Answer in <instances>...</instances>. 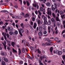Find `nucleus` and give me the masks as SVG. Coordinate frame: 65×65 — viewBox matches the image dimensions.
Returning a JSON list of instances; mask_svg holds the SVG:
<instances>
[{
  "mask_svg": "<svg viewBox=\"0 0 65 65\" xmlns=\"http://www.w3.org/2000/svg\"><path fill=\"white\" fill-rule=\"evenodd\" d=\"M24 43V44L25 45H28V46H29L30 45H29V44L28 42H26L25 40H22V42H21L22 43Z\"/></svg>",
  "mask_w": 65,
  "mask_h": 65,
  "instance_id": "nucleus-1",
  "label": "nucleus"
},
{
  "mask_svg": "<svg viewBox=\"0 0 65 65\" xmlns=\"http://www.w3.org/2000/svg\"><path fill=\"white\" fill-rule=\"evenodd\" d=\"M2 43L4 45L5 50H6V41H4V43Z\"/></svg>",
  "mask_w": 65,
  "mask_h": 65,
  "instance_id": "nucleus-2",
  "label": "nucleus"
},
{
  "mask_svg": "<svg viewBox=\"0 0 65 65\" xmlns=\"http://www.w3.org/2000/svg\"><path fill=\"white\" fill-rule=\"evenodd\" d=\"M2 34L4 36L5 40H6L7 39V38H6V35H7L6 33L3 32Z\"/></svg>",
  "mask_w": 65,
  "mask_h": 65,
  "instance_id": "nucleus-3",
  "label": "nucleus"
},
{
  "mask_svg": "<svg viewBox=\"0 0 65 65\" xmlns=\"http://www.w3.org/2000/svg\"><path fill=\"white\" fill-rule=\"evenodd\" d=\"M42 28L43 29V30H44V31H45V30H46V27H45V25L44 24H42Z\"/></svg>",
  "mask_w": 65,
  "mask_h": 65,
  "instance_id": "nucleus-4",
  "label": "nucleus"
},
{
  "mask_svg": "<svg viewBox=\"0 0 65 65\" xmlns=\"http://www.w3.org/2000/svg\"><path fill=\"white\" fill-rule=\"evenodd\" d=\"M38 29L40 31H42V27H39L38 28V27H37L36 28L37 31H38Z\"/></svg>",
  "mask_w": 65,
  "mask_h": 65,
  "instance_id": "nucleus-5",
  "label": "nucleus"
},
{
  "mask_svg": "<svg viewBox=\"0 0 65 65\" xmlns=\"http://www.w3.org/2000/svg\"><path fill=\"white\" fill-rule=\"evenodd\" d=\"M18 31L19 33H20V32H22V33H23V32H24V30L22 28H20V29H19L18 30Z\"/></svg>",
  "mask_w": 65,
  "mask_h": 65,
  "instance_id": "nucleus-6",
  "label": "nucleus"
},
{
  "mask_svg": "<svg viewBox=\"0 0 65 65\" xmlns=\"http://www.w3.org/2000/svg\"><path fill=\"white\" fill-rule=\"evenodd\" d=\"M1 54L2 56H6V54L5 52H4L2 51H1Z\"/></svg>",
  "mask_w": 65,
  "mask_h": 65,
  "instance_id": "nucleus-7",
  "label": "nucleus"
},
{
  "mask_svg": "<svg viewBox=\"0 0 65 65\" xmlns=\"http://www.w3.org/2000/svg\"><path fill=\"white\" fill-rule=\"evenodd\" d=\"M57 54L58 55H61L62 54V52L61 51H58Z\"/></svg>",
  "mask_w": 65,
  "mask_h": 65,
  "instance_id": "nucleus-8",
  "label": "nucleus"
},
{
  "mask_svg": "<svg viewBox=\"0 0 65 65\" xmlns=\"http://www.w3.org/2000/svg\"><path fill=\"white\" fill-rule=\"evenodd\" d=\"M48 32H49V33H51V27L50 26H48Z\"/></svg>",
  "mask_w": 65,
  "mask_h": 65,
  "instance_id": "nucleus-9",
  "label": "nucleus"
},
{
  "mask_svg": "<svg viewBox=\"0 0 65 65\" xmlns=\"http://www.w3.org/2000/svg\"><path fill=\"white\" fill-rule=\"evenodd\" d=\"M56 20L57 22H60V20L59 17H56Z\"/></svg>",
  "mask_w": 65,
  "mask_h": 65,
  "instance_id": "nucleus-10",
  "label": "nucleus"
},
{
  "mask_svg": "<svg viewBox=\"0 0 65 65\" xmlns=\"http://www.w3.org/2000/svg\"><path fill=\"white\" fill-rule=\"evenodd\" d=\"M44 40H47L48 42H51V40H50V39H49L48 38H44Z\"/></svg>",
  "mask_w": 65,
  "mask_h": 65,
  "instance_id": "nucleus-11",
  "label": "nucleus"
},
{
  "mask_svg": "<svg viewBox=\"0 0 65 65\" xmlns=\"http://www.w3.org/2000/svg\"><path fill=\"white\" fill-rule=\"evenodd\" d=\"M46 5L47 6H48V7H50L51 5V4L49 2L47 3H46Z\"/></svg>",
  "mask_w": 65,
  "mask_h": 65,
  "instance_id": "nucleus-12",
  "label": "nucleus"
},
{
  "mask_svg": "<svg viewBox=\"0 0 65 65\" xmlns=\"http://www.w3.org/2000/svg\"><path fill=\"white\" fill-rule=\"evenodd\" d=\"M8 29L9 31H12V28L9 27H8Z\"/></svg>",
  "mask_w": 65,
  "mask_h": 65,
  "instance_id": "nucleus-13",
  "label": "nucleus"
},
{
  "mask_svg": "<svg viewBox=\"0 0 65 65\" xmlns=\"http://www.w3.org/2000/svg\"><path fill=\"white\" fill-rule=\"evenodd\" d=\"M51 21L53 23H55L56 22V21H55V19L54 18H52L51 19Z\"/></svg>",
  "mask_w": 65,
  "mask_h": 65,
  "instance_id": "nucleus-14",
  "label": "nucleus"
},
{
  "mask_svg": "<svg viewBox=\"0 0 65 65\" xmlns=\"http://www.w3.org/2000/svg\"><path fill=\"white\" fill-rule=\"evenodd\" d=\"M47 14L50 15H52V12L51 11H47Z\"/></svg>",
  "mask_w": 65,
  "mask_h": 65,
  "instance_id": "nucleus-15",
  "label": "nucleus"
},
{
  "mask_svg": "<svg viewBox=\"0 0 65 65\" xmlns=\"http://www.w3.org/2000/svg\"><path fill=\"white\" fill-rule=\"evenodd\" d=\"M52 10H55V9H56V8L54 7V5H52Z\"/></svg>",
  "mask_w": 65,
  "mask_h": 65,
  "instance_id": "nucleus-16",
  "label": "nucleus"
},
{
  "mask_svg": "<svg viewBox=\"0 0 65 65\" xmlns=\"http://www.w3.org/2000/svg\"><path fill=\"white\" fill-rule=\"evenodd\" d=\"M34 29H36V27L37 26V24L36 23H34Z\"/></svg>",
  "mask_w": 65,
  "mask_h": 65,
  "instance_id": "nucleus-17",
  "label": "nucleus"
},
{
  "mask_svg": "<svg viewBox=\"0 0 65 65\" xmlns=\"http://www.w3.org/2000/svg\"><path fill=\"white\" fill-rule=\"evenodd\" d=\"M52 44L51 42H50L48 43V42L46 43V44L47 45H51Z\"/></svg>",
  "mask_w": 65,
  "mask_h": 65,
  "instance_id": "nucleus-18",
  "label": "nucleus"
},
{
  "mask_svg": "<svg viewBox=\"0 0 65 65\" xmlns=\"http://www.w3.org/2000/svg\"><path fill=\"white\" fill-rule=\"evenodd\" d=\"M40 23H41V24H38L39 27L42 28V25L41 24H42V22H41Z\"/></svg>",
  "mask_w": 65,
  "mask_h": 65,
  "instance_id": "nucleus-19",
  "label": "nucleus"
},
{
  "mask_svg": "<svg viewBox=\"0 0 65 65\" xmlns=\"http://www.w3.org/2000/svg\"><path fill=\"white\" fill-rule=\"evenodd\" d=\"M58 50H56L54 51V54H57V53L58 52Z\"/></svg>",
  "mask_w": 65,
  "mask_h": 65,
  "instance_id": "nucleus-20",
  "label": "nucleus"
},
{
  "mask_svg": "<svg viewBox=\"0 0 65 65\" xmlns=\"http://www.w3.org/2000/svg\"><path fill=\"white\" fill-rule=\"evenodd\" d=\"M14 44H15V43L14 42H12L11 43V45H12L13 47H14Z\"/></svg>",
  "mask_w": 65,
  "mask_h": 65,
  "instance_id": "nucleus-21",
  "label": "nucleus"
},
{
  "mask_svg": "<svg viewBox=\"0 0 65 65\" xmlns=\"http://www.w3.org/2000/svg\"><path fill=\"white\" fill-rule=\"evenodd\" d=\"M37 4H32V6L35 8H36V7L37 6Z\"/></svg>",
  "mask_w": 65,
  "mask_h": 65,
  "instance_id": "nucleus-22",
  "label": "nucleus"
},
{
  "mask_svg": "<svg viewBox=\"0 0 65 65\" xmlns=\"http://www.w3.org/2000/svg\"><path fill=\"white\" fill-rule=\"evenodd\" d=\"M12 50L13 53H17V51L16 50L14 49V48H12Z\"/></svg>",
  "mask_w": 65,
  "mask_h": 65,
  "instance_id": "nucleus-23",
  "label": "nucleus"
},
{
  "mask_svg": "<svg viewBox=\"0 0 65 65\" xmlns=\"http://www.w3.org/2000/svg\"><path fill=\"white\" fill-rule=\"evenodd\" d=\"M3 58L4 59V61L6 62H8V60L6 58H5V57H4Z\"/></svg>",
  "mask_w": 65,
  "mask_h": 65,
  "instance_id": "nucleus-24",
  "label": "nucleus"
},
{
  "mask_svg": "<svg viewBox=\"0 0 65 65\" xmlns=\"http://www.w3.org/2000/svg\"><path fill=\"white\" fill-rule=\"evenodd\" d=\"M60 14V15H63V12L62 10H61L59 12Z\"/></svg>",
  "mask_w": 65,
  "mask_h": 65,
  "instance_id": "nucleus-25",
  "label": "nucleus"
},
{
  "mask_svg": "<svg viewBox=\"0 0 65 65\" xmlns=\"http://www.w3.org/2000/svg\"><path fill=\"white\" fill-rule=\"evenodd\" d=\"M18 53H19V55H20V54H21V49H20V48H19Z\"/></svg>",
  "mask_w": 65,
  "mask_h": 65,
  "instance_id": "nucleus-26",
  "label": "nucleus"
},
{
  "mask_svg": "<svg viewBox=\"0 0 65 65\" xmlns=\"http://www.w3.org/2000/svg\"><path fill=\"white\" fill-rule=\"evenodd\" d=\"M26 15V17H29L30 15V13H27L25 14Z\"/></svg>",
  "mask_w": 65,
  "mask_h": 65,
  "instance_id": "nucleus-27",
  "label": "nucleus"
},
{
  "mask_svg": "<svg viewBox=\"0 0 65 65\" xmlns=\"http://www.w3.org/2000/svg\"><path fill=\"white\" fill-rule=\"evenodd\" d=\"M40 58L41 60H42L44 58V56H40Z\"/></svg>",
  "mask_w": 65,
  "mask_h": 65,
  "instance_id": "nucleus-28",
  "label": "nucleus"
},
{
  "mask_svg": "<svg viewBox=\"0 0 65 65\" xmlns=\"http://www.w3.org/2000/svg\"><path fill=\"white\" fill-rule=\"evenodd\" d=\"M52 16H53V17L54 18H56V15L54 13H52Z\"/></svg>",
  "mask_w": 65,
  "mask_h": 65,
  "instance_id": "nucleus-29",
  "label": "nucleus"
},
{
  "mask_svg": "<svg viewBox=\"0 0 65 65\" xmlns=\"http://www.w3.org/2000/svg\"><path fill=\"white\" fill-rule=\"evenodd\" d=\"M47 10V11H51V9L50 8H48Z\"/></svg>",
  "mask_w": 65,
  "mask_h": 65,
  "instance_id": "nucleus-30",
  "label": "nucleus"
},
{
  "mask_svg": "<svg viewBox=\"0 0 65 65\" xmlns=\"http://www.w3.org/2000/svg\"><path fill=\"white\" fill-rule=\"evenodd\" d=\"M40 10L41 11H44V10H43V8L41 7L40 9Z\"/></svg>",
  "mask_w": 65,
  "mask_h": 65,
  "instance_id": "nucleus-31",
  "label": "nucleus"
},
{
  "mask_svg": "<svg viewBox=\"0 0 65 65\" xmlns=\"http://www.w3.org/2000/svg\"><path fill=\"white\" fill-rule=\"evenodd\" d=\"M38 35H39V36H41V35H42V33L40 31L39 32Z\"/></svg>",
  "mask_w": 65,
  "mask_h": 65,
  "instance_id": "nucleus-32",
  "label": "nucleus"
},
{
  "mask_svg": "<svg viewBox=\"0 0 65 65\" xmlns=\"http://www.w3.org/2000/svg\"><path fill=\"white\" fill-rule=\"evenodd\" d=\"M38 12L39 13V15H40V16H41L42 13H41V12H40V10H38Z\"/></svg>",
  "mask_w": 65,
  "mask_h": 65,
  "instance_id": "nucleus-33",
  "label": "nucleus"
},
{
  "mask_svg": "<svg viewBox=\"0 0 65 65\" xmlns=\"http://www.w3.org/2000/svg\"><path fill=\"white\" fill-rule=\"evenodd\" d=\"M53 48L52 47H51L50 48V51L51 53L53 52Z\"/></svg>",
  "mask_w": 65,
  "mask_h": 65,
  "instance_id": "nucleus-34",
  "label": "nucleus"
},
{
  "mask_svg": "<svg viewBox=\"0 0 65 65\" xmlns=\"http://www.w3.org/2000/svg\"><path fill=\"white\" fill-rule=\"evenodd\" d=\"M56 25L57 26H60V25H61V24L59 22H58L57 23Z\"/></svg>",
  "mask_w": 65,
  "mask_h": 65,
  "instance_id": "nucleus-35",
  "label": "nucleus"
},
{
  "mask_svg": "<svg viewBox=\"0 0 65 65\" xmlns=\"http://www.w3.org/2000/svg\"><path fill=\"white\" fill-rule=\"evenodd\" d=\"M35 17H32V21L34 22L35 20Z\"/></svg>",
  "mask_w": 65,
  "mask_h": 65,
  "instance_id": "nucleus-36",
  "label": "nucleus"
},
{
  "mask_svg": "<svg viewBox=\"0 0 65 65\" xmlns=\"http://www.w3.org/2000/svg\"><path fill=\"white\" fill-rule=\"evenodd\" d=\"M21 27H22V28H24V24L23 23H22L21 24Z\"/></svg>",
  "mask_w": 65,
  "mask_h": 65,
  "instance_id": "nucleus-37",
  "label": "nucleus"
},
{
  "mask_svg": "<svg viewBox=\"0 0 65 65\" xmlns=\"http://www.w3.org/2000/svg\"><path fill=\"white\" fill-rule=\"evenodd\" d=\"M44 25L47 24V21H44Z\"/></svg>",
  "mask_w": 65,
  "mask_h": 65,
  "instance_id": "nucleus-38",
  "label": "nucleus"
},
{
  "mask_svg": "<svg viewBox=\"0 0 65 65\" xmlns=\"http://www.w3.org/2000/svg\"><path fill=\"white\" fill-rule=\"evenodd\" d=\"M43 20H44V21H46V20H47V18H46V17H44L43 18Z\"/></svg>",
  "mask_w": 65,
  "mask_h": 65,
  "instance_id": "nucleus-39",
  "label": "nucleus"
},
{
  "mask_svg": "<svg viewBox=\"0 0 65 65\" xmlns=\"http://www.w3.org/2000/svg\"><path fill=\"white\" fill-rule=\"evenodd\" d=\"M62 58L63 59V60H64L65 59V55H63L62 56Z\"/></svg>",
  "mask_w": 65,
  "mask_h": 65,
  "instance_id": "nucleus-40",
  "label": "nucleus"
},
{
  "mask_svg": "<svg viewBox=\"0 0 65 65\" xmlns=\"http://www.w3.org/2000/svg\"><path fill=\"white\" fill-rule=\"evenodd\" d=\"M2 64L3 65H6L5 64V62L4 61H3L2 62Z\"/></svg>",
  "mask_w": 65,
  "mask_h": 65,
  "instance_id": "nucleus-41",
  "label": "nucleus"
},
{
  "mask_svg": "<svg viewBox=\"0 0 65 65\" xmlns=\"http://www.w3.org/2000/svg\"><path fill=\"white\" fill-rule=\"evenodd\" d=\"M54 40L56 41H58V40H59V38L57 37L55 38L54 39Z\"/></svg>",
  "mask_w": 65,
  "mask_h": 65,
  "instance_id": "nucleus-42",
  "label": "nucleus"
},
{
  "mask_svg": "<svg viewBox=\"0 0 65 65\" xmlns=\"http://www.w3.org/2000/svg\"><path fill=\"white\" fill-rule=\"evenodd\" d=\"M65 16V14H64L63 15H61V18H62V19H64V17Z\"/></svg>",
  "mask_w": 65,
  "mask_h": 65,
  "instance_id": "nucleus-43",
  "label": "nucleus"
},
{
  "mask_svg": "<svg viewBox=\"0 0 65 65\" xmlns=\"http://www.w3.org/2000/svg\"><path fill=\"white\" fill-rule=\"evenodd\" d=\"M14 18L15 19H19V16H14Z\"/></svg>",
  "mask_w": 65,
  "mask_h": 65,
  "instance_id": "nucleus-44",
  "label": "nucleus"
},
{
  "mask_svg": "<svg viewBox=\"0 0 65 65\" xmlns=\"http://www.w3.org/2000/svg\"><path fill=\"white\" fill-rule=\"evenodd\" d=\"M26 3H27V6H29V5H30V4H29V2L28 1H27Z\"/></svg>",
  "mask_w": 65,
  "mask_h": 65,
  "instance_id": "nucleus-45",
  "label": "nucleus"
},
{
  "mask_svg": "<svg viewBox=\"0 0 65 65\" xmlns=\"http://www.w3.org/2000/svg\"><path fill=\"white\" fill-rule=\"evenodd\" d=\"M9 34L10 35H12V34H13V32H12L10 31L9 32Z\"/></svg>",
  "mask_w": 65,
  "mask_h": 65,
  "instance_id": "nucleus-46",
  "label": "nucleus"
},
{
  "mask_svg": "<svg viewBox=\"0 0 65 65\" xmlns=\"http://www.w3.org/2000/svg\"><path fill=\"white\" fill-rule=\"evenodd\" d=\"M15 33L16 35H17L18 34V32L17 30H16L15 31Z\"/></svg>",
  "mask_w": 65,
  "mask_h": 65,
  "instance_id": "nucleus-47",
  "label": "nucleus"
},
{
  "mask_svg": "<svg viewBox=\"0 0 65 65\" xmlns=\"http://www.w3.org/2000/svg\"><path fill=\"white\" fill-rule=\"evenodd\" d=\"M43 34L44 35L46 34H47V31H45L43 32Z\"/></svg>",
  "mask_w": 65,
  "mask_h": 65,
  "instance_id": "nucleus-48",
  "label": "nucleus"
},
{
  "mask_svg": "<svg viewBox=\"0 0 65 65\" xmlns=\"http://www.w3.org/2000/svg\"><path fill=\"white\" fill-rule=\"evenodd\" d=\"M38 53H39V54H40L41 53V52L40 51V50L39 49H38Z\"/></svg>",
  "mask_w": 65,
  "mask_h": 65,
  "instance_id": "nucleus-49",
  "label": "nucleus"
},
{
  "mask_svg": "<svg viewBox=\"0 0 65 65\" xmlns=\"http://www.w3.org/2000/svg\"><path fill=\"white\" fill-rule=\"evenodd\" d=\"M37 49L36 48V47L35 48V52L36 53L37 52Z\"/></svg>",
  "mask_w": 65,
  "mask_h": 65,
  "instance_id": "nucleus-50",
  "label": "nucleus"
},
{
  "mask_svg": "<svg viewBox=\"0 0 65 65\" xmlns=\"http://www.w3.org/2000/svg\"><path fill=\"white\" fill-rule=\"evenodd\" d=\"M22 50L23 53H24V52H25V49H24V48H22Z\"/></svg>",
  "mask_w": 65,
  "mask_h": 65,
  "instance_id": "nucleus-51",
  "label": "nucleus"
},
{
  "mask_svg": "<svg viewBox=\"0 0 65 65\" xmlns=\"http://www.w3.org/2000/svg\"><path fill=\"white\" fill-rule=\"evenodd\" d=\"M54 5H55V8H56V9H57V5L56 4H54Z\"/></svg>",
  "mask_w": 65,
  "mask_h": 65,
  "instance_id": "nucleus-52",
  "label": "nucleus"
},
{
  "mask_svg": "<svg viewBox=\"0 0 65 65\" xmlns=\"http://www.w3.org/2000/svg\"><path fill=\"white\" fill-rule=\"evenodd\" d=\"M37 22L38 24H40V19H38Z\"/></svg>",
  "mask_w": 65,
  "mask_h": 65,
  "instance_id": "nucleus-53",
  "label": "nucleus"
},
{
  "mask_svg": "<svg viewBox=\"0 0 65 65\" xmlns=\"http://www.w3.org/2000/svg\"><path fill=\"white\" fill-rule=\"evenodd\" d=\"M31 49L32 51V52H33V51H34V48H33V47H31Z\"/></svg>",
  "mask_w": 65,
  "mask_h": 65,
  "instance_id": "nucleus-54",
  "label": "nucleus"
},
{
  "mask_svg": "<svg viewBox=\"0 0 65 65\" xmlns=\"http://www.w3.org/2000/svg\"><path fill=\"white\" fill-rule=\"evenodd\" d=\"M3 22L2 21H1V22H0V25H3Z\"/></svg>",
  "mask_w": 65,
  "mask_h": 65,
  "instance_id": "nucleus-55",
  "label": "nucleus"
},
{
  "mask_svg": "<svg viewBox=\"0 0 65 65\" xmlns=\"http://www.w3.org/2000/svg\"><path fill=\"white\" fill-rule=\"evenodd\" d=\"M35 13H36V14H38V11H37V10H36L35 11Z\"/></svg>",
  "mask_w": 65,
  "mask_h": 65,
  "instance_id": "nucleus-56",
  "label": "nucleus"
},
{
  "mask_svg": "<svg viewBox=\"0 0 65 65\" xmlns=\"http://www.w3.org/2000/svg\"><path fill=\"white\" fill-rule=\"evenodd\" d=\"M22 16L20 17H18V19H22Z\"/></svg>",
  "mask_w": 65,
  "mask_h": 65,
  "instance_id": "nucleus-57",
  "label": "nucleus"
},
{
  "mask_svg": "<svg viewBox=\"0 0 65 65\" xmlns=\"http://www.w3.org/2000/svg\"><path fill=\"white\" fill-rule=\"evenodd\" d=\"M43 11V13L44 14H45V10H44V11Z\"/></svg>",
  "mask_w": 65,
  "mask_h": 65,
  "instance_id": "nucleus-58",
  "label": "nucleus"
},
{
  "mask_svg": "<svg viewBox=\"0 0 65 65\" xmlns=\"http://www.w3.org/2000/svg\"><path fill=\"white\" fill-rule=\"evenodd\" d=\"M14 7L16 9H17L18 8V6H14Z\"/></svg>",
  "mask_w": 65,
  "mask_h": 65,
  "instance_id": "nucleus-59",
  "label": "nucleus"
},
{
  "mask_svg": "<svg viewBox=\"0 0 65 65\" xmlns=\"http://www.w3.org/2000/svg\"><path fill=\"white\" fill-rule=\"evenodd\" d=\"M5 13H8V11H6V10H5Z\"/></svg>",
  "mask_w": 65,
  "mask_h": 65,
  "instance_id": "nucleus-60",
  "label": "nucleus"
},
{
  "mask_svg": "<svg viewBox=\"0 0 65 65\" xmlns=\"http://www.w3.org/2000/svg\"><path fill=\"white\" fill-rule=\"evenodd\" d=\"M36 7L37 9H39V6L38 5H37V6Z\"/></svg>",
  "mask_w": 65,
  "mask_h": 65,
  "instance_id": "nucleus-61",
  "label": "nucleus"
},
{
  "mask_svg": "<svg viewBox=\"0 0 65 65\" xmlns=\"http://www.w3.org/2000/svg\"><path fill=\"white\" fill-rule=\"evenodd\" d=\"M5 21L6 22H9V20H5Z\"/></svg>",
  "mask_w": 65,
  "mask_h": 65,
  "instance_id": "nucleus-62",
  "label": "nucleus"
},
{
  "mask_svg": "<svg viewBox=\"0 0 65 65\" xmlns=\"http://www.w3.org/2000/svg\"><path fill=\"white\" fill-rule=\"evenodd\" d=\"M7 38H9V35L8 34H7Z\"/></svg>",
  "mask_w": 65,
  "mask_h": 65,
  "instance_id": "nucleus-63",
  "label": "nucleus"
},
{
  "mask_svg": "<svg viewBox=\"0 0 65 65\" xmlns=\"http://www.w3.org/2000/svg\"><path fill=\"white\" fill-rule=\"evenodd\" d=\"M39 65H43V64L42 62L40 64H39Z\"/></svg>",
  "mask_w": 65,
  "mask_h": 65,
  "instance_id": "nucleus-64",
  "label": "nucleus"
}]
</instances>
